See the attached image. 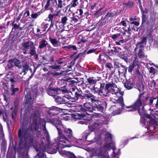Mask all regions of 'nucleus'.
Returning <instances> with one entry per match:
<instances>
[{"instance_id": "obj_38", "label": "nucleus", "mask_w": 158, "mask_h": 158, "mask_svg": "<svg viewBox=\"0 0 158 158\" xmlns=\"http://www.w3.org/2000/svg\"><path fill=\"white\" fill-rule=\"evenodd\" d=\"M105 67L106 69L109 70H111L113 68L112 64L110 63H107L105 65Z\"/></svg>"}, {"instance_id": "obj_45", "label": "nucleus", "mask_w": 158, "mask_h": 158, "mask_svg": "<svg viewBox=\"0 0 158 158\" xmlns=\"http://www.w3.org/2000/svg\"><path fill=\"white\" fill-rule=\"evenodd\" d=\"M76 13L77 14L81 16L83 14V11L81 9H77V11L76 12Z\"/></svg>"}, {"instance_id": "obj_30", "label": "nucleus", "mask_w": 158, "mask_h": 158, "mask_svg": "<svg viewBox=\"0 0 158 158\" xmlns=\"http://www.w3.org/2000/svg\"><path fill=\"white\" fill-rule=\"evenodd\" d=\"M58 3L57 5L58 8H61L66 5L65 3L61 0H58Z\"/></svg>"}, {"instance_id": "obj_40", "label": "nucleus", "mask_w": 158, "mask_h": 158, "mask_svg": "<svg viewBox=\"0 0 158 158\" xmlns=\"http://www.w3.org/2000/svg\"><path fill=\"white\" fill-rule=\"evenodd\" d=\"M15 21H14L12 23V25L13 26V28L15 29H21V27H19V25H17L16 23H14Z\"/></svg>"}, {"instance_id": "obj_56", "label": "nucleus", "mask_w": 158, "mask_h": 158, "mask_svg": "<svg viewBox=\"0 0 158 158\" xmlns=\"http://www.w3.org/2000/svg\"><path fill=\"white\" fill-rule=\"evenodd\" d=\"M51 74V73L48 72L47 73H44L42 74V76L44 77H45L47 78Z\"/></svg>"}, {"instance_id": "obj_20", "label": "nucleus", "mask_w": 158, "mask_h": 158, "mask_svg": "<svg viewBox=\"0 0 158 158\" xmlns=\"http://www.w3.org/2000/svg\"><path fill=\"white\" fill-rule=\"evenodd\" d=\"M115 98L113 99V102L117 103V105H120L121 108H123L124 106V104L123 102V100L122 98H119V97H116Z\"/></svg>"}, {"instance_id": "obj_32", "label": "nucleus", "mask_w": 158, "mask_h": 158, "mask_svg": "<svg viewBox=\"0 0 158 158\" xmlns=\"http://www.w3.org/2000/svg\"><path fill=\"white\" fill-rule=\"evenodd\" d=\"M102 8H100L94 14V16L96 18H98L102 15L101 10L102 9Z\"/></svg>"}, {"instance_id": "obj_28", "label": "nucleus", "mask_w": 158, "mask_h": 158, "mask_svg": "<svg viewBox=\"0 0 158 158\" xmlns=\"http://www.w3.org/2000/svg\"><path fill=\"white\" fill-rule=\"evenodd\" d=\"M106 19L105 17L104 18L102 17L99 21V23L101 25H104L108 22V19Z\"/></svg>"}, {"instance_id": "obj_21", "label": "nucleus", "mask_w": 158, "mask_h": 158, "mask_svg": "<svg viewBox=\"0 0 158 158\" xmlns=\"http://www.w3.org/2000/svg\"><path fill=\"white\" fill-rule=\"evenodd\" d=\"M134 83L130 81H126V82L124 84V87L127 89L129 90L132 88L134 86Z\"/></svg>"}, {"instance_id": "obj_48", "label": "nucleus", "mask_w": 158, "mask_h": 158, "mask_svg": "<svg viewBox=\"0 0 158 158\" xmlns=\"http://www.w3.org/2000/svg\"><path fill=\"white\" fill-rule=\"evenodd\" d=\"M54 16H55L54 14L52 15L51 14H49L48 15V19H49L48 20V21H51V22L53 21V18H54Z\"/></svg>"}, {"instance_id": "obj_60", "label": "nucleus", "mask_w": 158, "mask_h": 158, "mask_svg": "<svg viewBox=\"0 0 158 158\" xmlns=\"http://www.w3.org/2000/svg\"><path fill=\"white\" fill-rule=\"evenodd\" d=\"M39 15L36 13L32 14L31 15V17L33 19H36L38 16Z\"/></svg>"}, {"instance_id": "obj_24", "label": "nucleus", "mask_w": 158, "mask_h": 158, "mask_svg": "<svg viewBox=\"0 0 158 158\" xmlns=\"http://www.w3.org/2000/svg\"><path fill=\"white\" fill-rule=\"evenodd\" d=\"M69 20L68 17L66 16H64L62 17L61 18L60 23H61L63 26H64L67 24L69 23Z\"/></svg>"}, {"instance_id": "obj_9", "label": "nucleus", "mask_w": 158, "mask_h": 158, "mask_svg": "<svg viewBox=\"0 0 158 158\" xmlns=\"http://www.w3.org/2000/svg\"><path fill=\"white\" fill-rule=\"evenodd\" d=\"M105 136V140L106 141H110L112 139L111 135L108 132H105L102 134L101 132L97 134V137H95L94 140H91L92 143L98 142L100 143L102 141L103 138Z\"/></svg>"}, {"instance_id": "obj_61", "label": "nucleus", "mask_w": 158, "mask_h": 158, "mask_svg": "<svg viewBox=\"0 0 158 158\" xmlns=\"http://www.w3.org/2000/svg\"><path fill=\"white\" fill-rule=\"evenodd\" d=\"M54 21H52L51 22V23L50 24V26L48 28V31L51 28H52L53 27V26L54 25Z\"/></svg>"}, {"instance_id": "obj_29", "label": "nucleus", "mask_w": 158, "mask_h": 158, "mask_svg": "<svg viewBox=\"0 0 158 158\" xmlns=\"http://www.w3.org/2000/svg\"><path fill=\"white\" fill-rule=\"evenodd\" d=\"M143 50V49H140L139 50L138 55L140 58H144L147 57V56H145L144 55Z\"/></svg>"}, {"instance_id": "obj_13", "label": "nucleus", "mask_w": 158, "mask_h": 158, "mask_svg": "<svg viewBox=\"0 0 158 158\" xmlns=\"http://www.w3.org/2000/svg\"><path fill=\"white\" fill-rule=\"evenodd\" d=\"M100 84V88L99 89H98L95 88V87L94 88V91L95 93L98 94V95L101 96H105L106 97L108 96V95L106 94H105V92L102 90L104 88V86L101 83Z\"/></svg>"}, {"instance_id": "obj_49", "label": "nucleus", "mask_w": 158, "mask_h": 158, "mask_svg": "<svg viewBox=\"0 0 158 158\" xmlns=\"http://www.w3.org/2000/svg\"><path fill=\"white\" fill-rule=\"evenodd\" d=\"M125 4L129 7H132L134 5V3L132 2H128L127 3H125Z\"/></svg>"}, {"instance_id": "obj_34", "label": "nucleus", "mask_w": 158, "mask_h": 158, "mask_svg": "<svg viewBox=\"0 0 158 158\" xmlns=\"http://www.w3.org/2000/svg\"><path fill=\"white\" fill-rule=\"evenodd\" d=\"M35 48L34 47V45L30 48V52L29 53L31 56H33L34 55H35L36 53Z\"/></svg>"}, {"instance_id": "obj_46", "label": "nucleus", "mask_w": 158, "mask_h": 158, "mask_svg": "<svg viewBox=\"0 0 158 158\" xmlns=\"http://www.w3.org/2000/svg\"><path fill=\"white\" fill-rule=\"evenodd\" d=\"M50 67L53 69L58 70L60 69V66L58 65H52Z\"/></svg>"}, {"instance_id": "obj_63", "label": "nucleus", "mask_w": 158, "mask_h": 158, "mask_svg": "<svg viewBox=\"0 0 158 158\" xmlns=\"http://www.w3.org/2000/svg\"><path fill=\"white\" fill-rule=\"evenodd\" d=\"M75 83V81L74 80H71L69 82V85H73Z\"/></svg>"}, {"instance_id": "obj_19", "label": "nucleus", "mask_w": 158, "mask_h": 158, "mask_svg": "<svg viewBox=\"0 0 158 158\" xmlns=\"http://www.w3.org/2000/svg\"><path fill=\"white\" fill-rule=\"evenodd\" d=\"M147 38L144 35V36L143 37V38L142 39L141 41L138 42L136 44V47L135 48L134 51H135L136 50L138 49V47H139L140 48H141L143 47V46H142L141 44H145L146 45V43H147Z\"/></svg>"}, {"instance_id": "obj_54", "label": "nucleus", "mask_w": 158, "mask_h": 158, "mask_svg": "<svg viewBox=\"0 0 158 158\" xmlns=\"http://www.w3.org/2000/svg\"><path fill=\"white\" fill-rule=\"evenodd\" d=\"M68 49H72L74 50L77 49L75 45H69L67 47Z\"/></svg>"}, {"instance_id": "obj_39", "label": "nucleus", "mask_w": 158, "mask_h": 158, "mask_svg": "<svg viewBox=\"0 0 158 158\" xmlns=\"http://www.w3.org/2000/svg\"><path fill=\"white\" fill-rule=\"evenodd\" d=\"M121 34L120 33H118L112 35L111 36V38L114 40H116L117 38L120 36Z\"/></svg>"}, {"instance_id": "obj_27", "label": "nucleus", "mask_w": 158, "mask_h": 158, "mask_svg": "<svg viewBox=\"0 0 158 158\" xmlns=\"http://www.w3.org/2000/svg\"><path fill=\"white\" fill-rule=\"evenodd\" d=\"M29 66L27 64L24 65L22 67V71L20 73V74H22L23 73V75L26 74L27 72L29 70Z\"/></svg>"}, {"instance_id": "obj_3", "label": "nucleus", "mask_w": 158, "mask_h": 158, "mask_svg": "<svg viewBox=\"0 0 158 158\" xmlns=\"http://www.w3.org/2000/svg\"><path fill=\"white\" fill-rule=\"evenodd\" d=\"M88 151L96 158H118L120 154V149L116 150L114 143H106L102 148H89Z\"/></svg>"}, {"instance_id": "obj_43", "label": "nucleus", "mask_w": 158, "mask_h": 158, "mask_svg": "<svg viewBox=\"0 0 158 158\" xmlns=\"http://www.w3.org/2000/svg\"><path fill=\"white\" fill-rule=\"evenodd\" d=\"M104 54H100L99 56L98 59V61L99 62H101L104 60Z\"/></svg>"}, {"instance_id": "obj_1", "label": "nucleus", "mask_w": 158, "mask_h": 158, "mask_svg": "<svg viewBox=\"0 0 158 158\" xmlns=\"http://www.w3.org/2000/svg\"><path fill=\"white\" fill-rule=\"evenodd\" d=\"M62 109L55 106L50 108L48 111L47 119L56 128L58 136L55 139V143L50 145L48 132L46 128V122L40 118L37 109L34 110L30 117L31 127L28 128L21 127L18 132L19 139V148L25 149L27 147L33 146L36 151H39L35 156L36 158H43L44 152L48 153L54 154L58 150L62 156L69 158H77L74 154L69 151L60 150L66 147H70V144L75 142L78 143L80 140H77L73 135L72 130L67 128L63 125L61 121L55 113Z\"/></svg>"}, {"instance_id": "obj_52", "label": "nucleus", "mask_w": 158, "mask_h": 158, "mask_svg": "<svg viewBox=\"0 0 158 158\" xmlns=\"http://www.w3.org/2000/svg\"><path fill=\"white\" fill-rule=\"evenodd\" d=\"M149 72L154 75L156 73L155 69L153 67H151L150 68Z\"/></svg>"}, {"instance_id": "obj_12", "label": "nucleus", "mask_w": 158, "mask_h": 158, "mask_svg": "<svg viewBox=\"0 0 158 158\" xmlns=\"http://www.w3.org/2000/svg\"><path fill=\"white\" fill-rule=\"evenodd\" d=\"M81 110L83 112H91L94 110L99 111L97 107H94V105H92V103L90 102L84 103L83 107L81 109Z\"/></svg>"}, {"instance_id": "obj_58", "label": "nucleus", "mask_w": 158, "mask_h": 158, "mask_svg": "<svg viewBox=\"0 0 158 158\" xmlns=\"http://www.w3.org/2000/svg\"><path fill=\"white\" fill-rule=\"evenodd\" d=\"M82 55H83V54L82 53H79L78 55L75 56L74 57V60H76L77 59H78L79 58L81 57L82 56Z\"/></svg>"}, {"instance_id": "obj_42", "label": "nucleus", "mask_w": 158, "mask_h": 158, "mask_svg": "<svg viewBox=\"0 0 158 158\" xmlns=\"http://www.w3.org/2000/svg\"><path fill=\"white\" fill-rule=\"evenodd\" d=\"M52 0H47L46 4L45 6V8L46 10H48V8L49 7L50 5V2H52Z\"/></svg>"}, {"instance_id": "obj_51", "label": "nucleus", "mask_w": 158, "mask_h": 158, "mask_svg": "<svg viewBox=\"0 0 158 158\" xmlns=\"http://www.w3.org/2000/svg\"><path fill=\"white\" fill-rule=\"evenodd\" d=\"M94 116H95L96 117H98V118H101L102 119H103L102 120H103V117L104 118H105V117H104L103 116L102 114H98V113H95L94 114Z\"/></svg>"}, {"instance_id": "obj_31", "label": "nucleus", "mask_w": 158, "mask_h": 158, "mask_svg": "<svg viewBox=\"0 0 158 158\" xmlns=\"http://www.w3.org/2000/svg\"><path fill=\"white\" fill-rule=\"evenodd\" d=\"M78 4V0H72L69 6H70V7H75L77 6Z\"/></svg>"}, {"instance_id": "obj_57", "label": "nucleus", "mask_w": 158, "mask_h": 158, "mask_svg": "<svg viewBox=\"0 0 158 158\" xmlns=\"http://www.w3.org/2000/svg\"><path fill=\"white\" fill-rule=\"evenodd\" d=\"M14 65L13 64V62H11L9 63L6 66V68L8 69H10V68H12Z\"/></svg>"}, {"instance_id": "obj_7", "label": "nucleus", "mask_w": 158, "mask_h": 158, "mask_svg": "<svg viewBox=\"0 0 158 158\" xmlns=\"http://www.w3.org/2000/svg\"><path fill=\"white\" fill-rule=\"evenodd\" d=\"M33 90V94H28L26 96V100L25 102V107H27L30 112H32L34 109L32 107L33 102L37 96L38 90L36 86Z\"/></svg>"}, {"instance_id": "obj_37", "label": "nucleus", "mask_w": 158, "mask_h": 158, "mask_svg": "<svg viewBox=\"0 0 158 158\" xmlns=\"http://www.w3.org/2000/svg\"><path fill=\"white\" fill-rule=\"evenodd\" d=\"M139 115L141 117V118L140 120V122L141 123H143L144 125L145 124H146V121H145V119L144 118V117H147V118L150 119V120L151 119V118L152 117L151 116V117H150V118H148L147 117V116L146 115L141 116L140 114H139Z\"/></svg>"}, {"instance_id": "obj_17", "label": "nucleus", "mask_w": 158, "mask_h": 158, "mask_svg": "<svg viewBox=\"0 0 158 158\" xmlns=\"http://www.w3.org/2000/svg\"><path fill=\"white\" fill-rule=\"evenodd\" d=\"M0 140L2 146H4L6 145V142L4 138V134L2 126H0Z\"/></svg>"}, {"instance_id": "obj_2", "label": "nucleus", "mask_w": 158, "mask_h": 158, "mask_svg": "<svg viewBox=\"0 0 158 158\" xmlns=\"http://www.w3.org/2000/svg\"><path fill=\"white\" fill-rule=\"evenodd\" d=\"M146 105H155L158 108V96L155 98L149 97L144 95V93L142 92L139 94L137 99L130 106H125L127 108L129 109L128 111L137 110L141 116L146 115L148 118H150L151 115L146 114V111L144 110V106Z\"/></svg>"}, {"instance_id": "obj_23", "label": "nucleus", "mask_w": 158, "mask_h": 158, "mask_svg": "<svg viewBox=\"0 0 158 158\" xmlns=\"http://www.w3.org/2000/svg\"><path fill=\"white\" fill-rule=\"evenodd\" d=\"M48 44V42L45 40H42L39 43V48L40 49L46 47Z\"/></svg>"}, {"instance_id": "obj_36", "label": "nucleus", "mask_w": 158, "mask_h": 158, "mask_svg": "<svg viewBox=\"0 0 158 158\" xmlns=\"http://www.w3.org/2000/svg\"><path fill=\"white\" fill-rule=\"evenodd\" d=\"M71 18L72 21L74 23H77L79 21V18L78 16L76 15L71 17Z\"/></svg>"}, {"instance_id": "obj_14", "label": "nucleus", "mask_w": 158, "mask_h": 158, "mask_svg": "<svg viewBox=\"0 0 158 158\" xmlns=\"http://www.w3.org/2000/svg\"><path fill=\"white\" fill-rule=\"evenodd\" d=\"M64 98H67V97L65 95L62 97L58 96H55L54 97V101L57 104H64L67 102V101L64 99Z\"/></svg>"}, {"instance_id": "obj_50", "label": "nucleus", "mask_w": 158, "mask_h": 158, "mask_svg": "<svg viewBox=\"0 0 158 158\" xmlns=\"http://www.w3.org/2000/svg\"><path fill=\"white\" fill-rule=\"evenodd\" d=\"M121 111L119 110H114L112 112V114L113 115H116L120 114Z\"/></svg>"}, {"instance_id": "obj_4", "label": "nucleus", "mask_w": 158, "mask_h": 158, "mask_svg": "<svg viewBox=\"0 0 158 158\" xmlns=\"http://www.w3.org/2000/svg\"><path fill=\"white\" fill-rule=\"evenodd\" d=\"M81 97L83 99H90L92 105H94V107H97L99 111L101 112H103L104 108L107 105L104 100H100L99 97L94 95L91 93L85 94Z\"/></svg>"}, {"instance_id": "obj_33", "label": "nucleus", "mask_w": 158, "mask_h": 158, "mask_svg": "<svg viewBox=\"0 0 158 158\" xmlns=\"http://www.w3.org/2000/svg\"><path fill=\"white\" fill-rule=\"evenodd\" d=\"M136 66V64L134 62L133 64H131L128 68V71L129 72H131L134 68Z\"/></svg>"}, {"instance_id": "obj_22", "label": "nucleus", "mask_w": 158, "mask_h": 158, "mask_svg": "<svg viewBox=\"0 0 158 158\" xmlns=\"http://www.w3.org/2000/svg\"><path fill=\"white\" fill-rule=\"evenodd\" d=\"M127 68L124 65L120 64V66H119L118 69V73L119 76L121 74L123 73L124 74L126 73L127 71Z\"/></svg>"}, {"instance_id": "obj_18", "label": "nucleus", "mask_w": 158, "mask_h": 158, "mask_svg": "<svg viewBox=\"0 0 158 158\" xmlns=\"http://www.w3.org/2000/svg\"><path fill=\"white\" fill-rule=\"evenodd\" d=\"M49 41L53 47H56L59 46V40L56 38L52 37L50 35L49 37Z\"/></svg>"}, {"instance_id": "obj_44", "label": "nucleus", "mask_w": 158, "mask_h": 158, "mask_svg": "<svg viewBox=\"0 0 158 158\" xmlns=\"http://www.w3.org/2000/svg\"><path fill=\"white\" fill-rule=\"evenodd\" d=\"M147 19V18L146 17V15L143 14L142 16V23H144L145 22Z\"/></svg>"}, {"instance_id": "obj_47", "label": "nucleus", "mask_w": 158, "mask_h": 158, "mask_svg": "<svg viewBox=\"0 0 158 158\" xmlns=\"http://www.w3.org/2000/svg\"><path fill=\"white\" fill-rule=\"evenodd\" d=\"M30 15L29 11L28 10H26L24 13L23 15V17H27Z\"/></svg>"}, {"instance_id": "obj_8", "label": "nucleus", "mask_w": 158, "mask_h": 158, "mask_svg": "<svg viewBox=\"0 0 158 158\" xmlns=\"http://www.w3.org/2000/svg\"><path fill=\"white\" fill-rule=\"evenodd\" d=\"M105 94L108 96L109 93L116 95L118 92V88L117 85L113 82H111L106 83L104 88Z\"/></svg>"}, {"instance_id": "obj_35", "label": "nucleus", "mask_w": 158, "mask_h": 158, "mask_svg": "<svg viewBox=\"0 0 158 158\" xmlns=\"http://www.w3.org/2000/svg\"><path fill=\"white\" fill-rule=\"evenodd\" d=\"M114 16V13L111 11L108 12L105 16L106 19H108L110 17H112Z\"/></svg>"}, {"instance_id": "obj_10", "label": "nucleus", "mask_w": 158, "mask_h": 158, "mask_svg": "<svg viewBox=\"0 0 158 158\" xmlns=\"http://www.w3.org/2000/svg\"><path fill=\"white\" fill-rule=\"evenodd\" d=\"M68 90L65 88L63 87L60 88H53L52 87L49 88L47 89V93L50 96H56L55 94H64L67 92Z\"/></svg>"}, {"instance_id": "obj_64", "label": "nucleus", "mask_w": 158, "mask_h": 158, "mask_svg": "<svg viewBox=\"0 0 158 158\" xmlns=\"http://www.w3.org/2000/svg\"><path fill=\"white\" fill-rule=\"evenodd\" d=\"M151 82L152 83V85H153V87H156L157 86L156 85V84L154 80L152 81Z\"/></svg>"}, {"instance_id": "obj_6", "label": "nucleus", "mask_w": 158, "mask_h": 158, "mask_svg": "<svg viewBox=\"0 0 158 158\" xmlns=\"http://www.w3.org/2000/svg\"><path fill=\"white\" fill-rule=\"evenodd\" d=\"M145 127L148 130V131L146 133L145 135H148L150 134L151 135L147 136L146 139H151L154 138L155 136L153 134L155 132L154 130L158 127V122H156L154 119H151L150 120L149 123H147Z\"/></svg>"}, {"instance_id": "obj_59", "label": "nucleus", "mask_w": 158, "mask_h": 158, "mask_svg": "<svg viewBox=\"0 0 158 158\" xmlns=\"http://www.w3.org/2000/svg\"><path fill=\"white\" fill-rule=\"evenodd\" d=\"M10 81L11 82V84H14V83L16 81V78L15 77H11L10 79Z\"/></svg>"}, {"instance_id": "obj_55", "label": "nucleus", "mask_w": 158, "mask_h": 158, "mask_svg": "<svg viewBox=\"0 0 158 158\" xmlns=\"http://www.w3.org/2000/svg\"><path fill=\"white\" fill-rule=\"evenodd\" d=\"M62 73H51V74H52V76L54 77L56 76H60L62 75Z\"/></svg>"}, {"instance_id": "obj_26", "label": "nucleus", "mask_w": 158, "mask_h": 158, "mask_svg": "<svg viewBox=\"0 0 158 158\" xmlns=\"http://www.w3.org/2000/svg\"><path fill=\"white\" fill-rule=\"evenodd\" d=\"M14 85V84H11V86L10 87V89L12 92L11 94V95H14L15 94V92L19 90V89L18 88H15Z\"/></svg>"}, {"instance_id": "obj_53", "label": "nucleus", "mask_w": 158, "mask_h": 158, "mask_svg": "<svg viewBox=\"0 0 158 158\" xmlns=\"http://www.w3.org/2000/svg\"><path fill=\"white\" fill-rule=\"evenodd\" d=\"M138 90L139 91L140 93L143 92L144 89V85L143 84L141 85V86L140 88H137Z\"/></svg>"}, {"instance_id": "obj_11", "label": "nucleus", "mask_w": 158, "mask_h": 158, "mask_svg": "<svg viewBox=\"0 0 158 158\" xmlns=\"http://www.w3.org/2000/svg\"><path fill=\"white\" fill-rule=\"evenodd\" d=\"M77 91H72V92H70L68 93V91L67 93L69 94L67 95H66V96H67V98L68 99L72 100V101L75 102L79 98H80L81 99H83L81 97H83V95H81L80 94H79V92L77 89Z\"/></svg>"}, {"instance_id": "obj_16", "label": "nucleus", "mask_w": 158, "mask_h": 158, "mask_svg": "<svg viewBox=\"0 0 158 158\" xmlns=\"http://www.w3.org/2000/svg\"><path fill=\"white\" fill-rule=\"evenodd\" d=\"M87 84H86V87L89 88L91 85H94L96 83L97 80L93 77H89L87 79Z\"/></svg>"}, {"instance_id": "obj_15", "label": "nucleus", "mask_w": 158, "mask_h": 158, "mask_svg": "<svg viewBox=\"0 0 158 158\" xmlns=\"http://www.w3.org/2000/svg\"><path fill=\"white\" fill-rule=\"evenodd\" d=\"M34 45V43L31 41L23 42L21 44L22 46L21 49L22 50H25L26 49L28 50L29 48H30Z\"/></svg>"}, {"instance_id": "obj_25", "label": "nucleus", "mask_w": 158, "mask_h": 158, "mask_svg": "<svg viewBox=\"0 0 158 158\" xmlns=\"http://www.w3.org/2000/svg\"><path fill=\"white\" fill-rule=\"evenodd\" d=\"M13 63L15 66L18 67L19 68H20L22 66L20 60L18 59H14L13 60Z\"/></svg>"}, {"instance_id": "obj_5", "label": "nucleus", "mask_w": 158, "mask_h": 158, "mask_svg": "<svg viewBox=\"0 0 158 158\" xmlns=\"http://www.w3.org/2000/svg\"><path fill=\"white\" fill-rule=\"evenodd\" d=\"M103 120L101 119H98V120L94 122L92 124H90L88 127L90 130L89 131L86 132L85 133L84 135H85V138L87 140V136L89 135L91 132L93 131H95V137H97V134H99L100 129L102 127L103 124H107L108 123V120L106 118H104Z\"/></svg>"}, {"instance_id": "obj_41", "label": "nucleus", "mask_w": 158, "mask_h": 158, "mask_svg": "<svg viewBox=\"0 0 158 158\" xmlns=\"http://www.w3.org/2000/svg\"><path fill=\"white\" fill-rule=\"evenodd\" d=\"M144 36L146 37H147V39H148V40H151L152 39V35L150 33H148Z\"/></svg>"}, {"instance_id": "obj_62", "label": "nucleus", "mask_w": 158, "mask_h": 158, "mask_svg": "<svg viewBox=\"0 0 158 158\" xmlns=\"http://www.w3.org/2000/svg\"><path fill=\"white\" fill-rule=\"evenodd\" d=\"M136 66H137V67L136 68H135V73H137L138 74H139L140 73V72L139 69H138L139 67V66L138 65L136 64Z\"/></svg>"}]
</instances>
